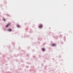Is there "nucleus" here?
Listing matches in <instances>:
<instances>
[{
    "instance_id": "f03ea898",
    "label": "nucleus",
    "mask_w": 73,
    "mask_h": 73,
    "mask_svg": "<svg viewBox=\"0 0 73 73\" xmlns=\"http://www.w3.org/2000/svg\"><path fill=\"white\" fill-rule=\"evenodd\" d=\"M10 25V24L9 23L6 26V27H8L9 25Z\"/></svg>"
},
{
    "instance_id": "39448f33",
    "label": "nucleus",
    "mask_w": 73,
    "mask_h": 73,
    "mask_svg": "<svg viewBox=\"0 0 73 73\" xmlns=\"http://www.w3.org/2000/svg\"><path fill=\"white\" fill-rule=\"evenodd\" d=\"M8 31H12V29H10L8 30Z\"/></svg>"
},
{
    "instance_id": "20e7f679",
    "label": "nucleus",
    "mask_w": 73,
    "mask_h": 73,
    "mask_svg": "<svg viewBox=\"0 0 73 73\" xmlns=\"http://www.w3.org/2000/svg\"><path fill=\"white\" fill-rule=\"evenodd\" d=\"M42 50L43 51H45V48H43L42 49Z\"/></svg>"
},
{
    "instance_id": "7ed1b4c3",
    "label": "nucleus",
    "mask_w": 73,
    "mask_h": 73,
    "mask_svg": "<svg viewBox=\"0 0 73 73\" xmlns=\"http://www.w3.org/2000/svg\"><path fill=\"white\" fill-rule=\"evenodd\" d=\"M52 46H56V44H52Z\"/></svg>"
},
{
    "instance_id": "0eeeda50",
    "label": "nucleus",
    "mask_w": 73,
    "mask_h": 73,
    "mask_svg": "<svg viewBox=\"0 0 73 73\" xmlns=\"http://www.w3.org/2000/svg\"><path fill=\"white\" fill-rule=\"evenodd\" d=\"M3 20H4V21H5V19H4Z\"/></svg>"
},
{
    "instance_id": "423d86ee",
    "label": "nucleus",
    "mask_w": 73,
    "mask_h": 73,
    "mask_svg": "<svg viewBox=\"0 0 73 73\" xmlns=\"http://www.w3.org/2000/svg\"><path fill=\"white\" fill-rule=\"evenodd\" d=\"M17 26L18 27V28H20V26L19 25H17Z\"/></svg>"
},
{
    "instance_id": "f257e3e1",
    "label": "nucleus",
    "mask_w": 73,
    "mask_h": 73,
    "mask_svg": "<svg viewBox=\"0 0 73 73\" xmlns=\"http://www.w3.org/2000/svg\"><path fill=\"white\" fill-rule=\"evenodd\" d=\"M42 27V25H40L39 27V28H41Z\"/></svg>"
}]
</instances>
